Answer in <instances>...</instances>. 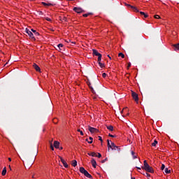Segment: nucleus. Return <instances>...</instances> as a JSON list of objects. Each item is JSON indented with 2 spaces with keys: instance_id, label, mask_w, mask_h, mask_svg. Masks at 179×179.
Instances as JSON below:
<instances>
[{
  "instance_id": "f257e3e1",
  "label": "nucleus",
  "mask_w": 179,
  "mask_h": 179,
  "mask_svg": "<svg viewBox=\"0 0 179 179\" xmlns=\"http://www.w3.org/2000/svg\"><path fill=\"white\" fill-rule=\"evenodd\" d=\"M143 164V166L141 167L143 170H145V171H147V173H155L153 168L149 166V164H148V162H146V160H144Z\"/></svg>"
},
{
  "instance_id": "f03ea898",
  "label": "nucleus",
  "mask_w": 179,
  "mask_h": 179,
  "mask_svg": "<svg viewBox=\"0 0 179 179\" xmlns=\"http://www.w3.org/2000/svg\"><path fill=\"white\" fill-rule=\"evenodd\" d=\"M110 149L112 150H117V152H121V148H120V146L115 145V144L113 142L111 143Z\"/></svg>"
},
{
  "instance_id": "7ed1b4c3",
  "label": "nucleus",
  "mask_w": 179,
  "mask_h": 179,
  "mask_svg": "<svg viewBox=\"0 0 179 179\" xmlns=\"http://www.w3.org/2000/svg\"><path fill=\"white\" fill-rule=\"evenodd\" d=\"M25 32L29 36L30 38H31L32 40H36V38H34V34H33V32L31 31H29V29L26 28Z\"/></svg>"
},
{
  "instance_id": "20e7f679",
  "label": "nucleus",
  "mask_w": 179,
  "mask_h": 179,
  "mask_svg": "<svg viewBox=\"0 0 179 179\" xmlns=\"http://www.w3.org/2000/svg\"><path fill=\"white\" fill-rule=\"evenodd\" d=\"M88 130L91 134H97V132H99V129L90 126H88Z\"/></svg>"
},
{
  "instance_id": "39448f33",
  "label": "nucleus",
  "mask_w": 179,
  "mask_h": 179,
  "mask_svg": "<svg viewBox=\"0 0 179 179\" xmlns=\"http://www.w3.org/2000/svg\"><path fill=\"white\" fill-rule=\"evenodd\" d=\"M73 10L76 12V13H85V10L82 9V8L75 7L73 8Z\"/></svg>"
},
{
  "instance_id": "423d86ee",
  "label": "nucleus",
  "mask_w": 179,
  "mask_h": 179,
  "mask_svg": "<svg viewBox=\"0 0 179 179\" xmlns=\"http://www.w3.org/2000/svg\"><path fill=\"white\" fill-rule=\"evenodd\" d=\"M131 96H132L133 99L135 100V101H137V102L139 101V96H138V94L132 92Z\"/></svg>"
},
{
  "instance_id": "0eeeda50",
  "label": "nucleus",
  "mask_w": 179,
  "mask_h": 179,
  "mask_svg": "<svg viewBox=\"0 0 179 179\" xmlns=\"http://www.w3.org/2000/svg\"><path fill=\"white\" fill-rule=\"evenodd\" d=\"M92 54L93 55H96V57H100V55H101L96 49L92 50Z\"/></svg>"
},
{
  "instance_id": "6e6552de",
  "label": "nucleus",
  "mask_w": 179,
  "mask_h": 179,
  "mask_svg": "<svg viewBox=\"0 0 179 179\" xmlns=\"http://www.w3.org/2000/svg\"><path fill=\"white\" fill-rule=\"evenodd\" d=\"M33 66L34 68V69L37 71V72H41V69H40V66H38V65L36 64V63H34L33 64Z\"/></svg>"
},
{
  "instance_id": "1a4fd4ad",
  "label": "nucleus",
  "mask_w": 179,
  "mask_h": 179,
  "mask_svg": "<svg viewBox=\"0 0 179 179\" xmlns=\"http://www.w3.org/2000/svg\"><path fill=\"white\" fill-rule=\"evenodd\" d=\"M174 51H179V43L172 45Z\"/></svg>"
},
{
  "instance_id": "9d476101",
  "label": "nucleus",
  "mask_w": 179,
  "mask_h": 179,
  "mask_svg": "<svg viewBox=\"0 0 179 179\" xmlns=\"http://www.w3.org/2000/svg\"><path fill=\"white\" fill-rule=\"evenodd\" d=\"M53 146L55 149H59V141H55Z\"/></svg>"
},
{
  "instance_id": "9b49d317",
  "label": "nucleus",
  "mask_w": 179,
  "mask_h": 179,
  "mask_svg": "<svg viewBox=\"0 0 179 179\" xmlns=\"http://www.w3.org/2000/svg\"><path fill=\"white\" fill-rule=\"evenodd\" d=\"M60 160L62 162V163H63V166L66 168L68 169L69 166H68V163H66V162H65V160L64 159H62V157L60 158Z\"/></svg>"
},
{
  "instance_id": "f8f14e48",
  "label": "nucleus",
  "mask_w": 179,
  "mask_h": 179,
  "mask_svg": "<svg viewBox=\"0 0 179 179\" xmlns=\"http://www.w3.org/2000/svg\"><path fill=\"white\" fill-rule=\"evenodd\" d=\"M80 172L82 174H84V176H85L87 173V171H86V169H85V168L83 167H80Z\"/></svg>"
},
{
  "instance_id": "ddd939ff",
  "label": "nucleus",
  "mask_w": 179,
  "mask_h": 179,
  "mask_svg": "<svg viewBox=\"0 0 179 179\" xmlns=\"http://www.w3.org/2000/svg\"><path fill=\"white\" fill-rule=\"evenodd\" d=\"M127 6L131 8L134 12H139V10H138L136 7L131 6L129 4H127Z\"/></svg>"
},
{
  "instance_id": "4468645a",
  "label": "nucleus",
  "mask_w": 179,
  "mask_h": 179,
  "mask_svg": "<svg viewBox=\"0 0 179 179\" xmlns=\"http://www.w3.org/2000/svg\"><path fill=\"white\" fill-rule=\"evenodd\" d=\"M91 163H92V167H94V169H96V166H97V162H96V160L92 158L91 160Z\"/></svg>"
},
{
  "instance_id": "2eb2a0df",
  "label": "nucleus",
  "mask_w": 179,
  "mask_h": 179,
  "mask_svg": "<svg viewBox=\"0 0 179 179\" xmlns=\"http://www.w3.org/2000/svg\"><path fill=\"white\" fill-rule=\"evenodd\" d=\"M42 5H43V6H54V4L51 3H45V2H42Z\"/></svg>"
},
{
  "instance_id": "dca6fc26",
  "label": "nucleus",
  "mask_w": 179,
  "mask_h": 179,
  "mask_svg": "<svg viewBox=\"0 0 179 179\" xmlns=\"http://www.w3.org/2000/svg\"><path fill=\"white\" fill-rule=\"evenodd\" d=\"M91 85L92 84L90 83H88V86H89L90 89L91 90L92 93H93L94 94L96 93V92L94 91V89H93V87H92Z\"/></svg>"
},
{
  "instance_id": "f3484780",
  "label": "nucleus",
  "mask_w": 179,
  "mask_h": 179,
  "mask_svg": "<svg viewBox=\"0 0 179 179\" xmlns=\"http://www.w3.org/2000/svg\"><path fill=\"white\" fill-rule=\"evenodd\" d=\"M88 155L89 156H92V157H97V154L96 152H94L88 153Z\"/></svg>"
},
{
  "instance_id": "a211bd4d",
  "label": "nucleus",
  "mask_w": 179,
  "mask_h": 179,
  "mask_svg": "<svg viewBox=\"0 0 179 179\" xmlns=\"http://www.w3.org/2000/svg\"><path fill=\"white\" fill-rule=\"evenodd\" d=\"M31 31H32V33H34V36H40V33H38L37 31H36L33 29H31Z\"/></svg>"
},
{
  "instance_id": "6ab92c4d",
  "label": "nucleus",
  "mask_w": 179,
  "mask_h": 179,
  "mask_svg": "<svg viewBox=\"0 0 179 179\" xmlns=\"http://www.w3.org/2000/svg\"><path fill=\"white\" fill-rule=\"evenodd\" d=\"M107 129H108L109 131H114V127H113L112 125L110 126H106Z\"/></svg>"
},
{
  "instance_id": "aec40b11",
  "label": "nucleus",
  "mask_w": 179,
  "mask_h": 179,
  "mask_svg": "<svg viewBox=\"0 0 179 179\" xmlns=\"http://www.w3.org/2000/svg\"><path fill=\"white\" fill-rule=\"evenodd\" d=\"M71 164L73 167H76V166H78V162L76 160H73Z\"/></svg>"
},
{
  "instance_id": "412c9836",
  "label": "nucleus",
  "mask_w": 179,
  "mask_h": 179,
  "mask_svg": "<svg viewBox=\"0 0 179 179\" xmlns=\"http://www.w3.org/2000/svg\"><path fill=\"white\" fill-rule=\"evenodd\" d=\"M140 14L141 15V16H143L145 17V19H146V17H148V14L145 13L144 12L141 11Z\"/></svg>"
},
{
  "instance_id": "4be33fe9",
  "label": "nucleus",
  "mask_w": 179,
  "mask_h": 179,
  "mask_svg": "<svg viewBox=\"0 0 179 179\" xmlns=\"http://www.w3.org/2000/svg\"><path fill=\"white\" fill-rule=\"evenodd\" d=\"M164 172L166 173V174H170L171 173V170H169L168 168H166L164 169Z\"/></svg>"
},
{
  "instance_id": "5701e85b",
  "label": "nucleus",
  "mask_w": 179,
  "mask_h": 179,
  "mask_svg": "<svg viewBox=\"0 0 179 179\" xmlns=\"http://www.w3.org/2000/svg\"><path fill=\"white\" fill-rule=\"evenodd\" d=\"M2 176H6V167H4L2 171Z\"/></svg>"
},
{
  "instance_id": "b1692460",
  "label": "nucleus",
  "mask_w": 179,
  "mask_h": 179,
  "mask_svg": "<svg viewBox=\"0 0 179 179\" xmlns=\"http://www.w3.org/2000/svg\"><path fill=\"white\" fill-rule=\"evenodd\" d=\"M85 176L87 178H93V177L92 176V175H90V173H89V172H87L86 175H85Z\"/></svg>"
},
{
  "instance_id": "393cba45",
  "label": "nucleus",
  "mask_w": 179,
  "mask_h": 179,
  "mask_svg": "<svg viewBox=\"0 0 179 179\" xmlns=\"http://www.w3.org/2000/svg\"><path fill=\"white\" fill-rule=\"evenodd\" d=\"M108 150L111 149V144H110V140H107Z\"/></svg>"
},
{
  "instance_id": "a878e982",
  "label": "nucleus",
  "mask_w": 179,
  "mask_h": 179,
  "mask_svg": "<svg viewBox=\"0 0 179 179\" xmlns=\"http://www.w3.org/2000/svg\"><path fill=\"white\" fill-rule=\"evenodd\" d=\"M118 57H121L122 58H125V55L122 52L119 53Z\"/></svg>"
},
{
  "instance_id": "bb28decb",
  "label": "nucleus",
  "mask_w": 179,
  "mask_h": 179,
  "mask_svg": "<svg viewBox=\"0 0 179 179\" xmlns=\"http://www.w3.org/2000/svg\"><path fill=\"white\" fill-rule=\"evenodd\" d=\"M157 145V141L155 140L153 143H152L151 146H156Z\"/></svg>"
},
{
  "instance_id": "cd10ccee",
  "label": "nucleus",
  "mask_w": 179,
  "mask_h": 179,
  "mask_svg": "<svg viewBox=\"0 0 179 179\" xmlns=\"http://www.w3.org/2000/svg\"><path fill=\"white\" fill-rule=\"evenodd\" d=\"M131 156H133V159L137 158L136 155H135V152H134V151H131Z\"/></svg>"
},
{
  "instance_id": "c85d7f7f",
  "label": "nucleus",
  "mask_w": 179,
  "mask_h": 179,
  "mask_svg": "<svg viewBox=\"0 0 179 179\" xmlns=\"http://www.w3.org/2000/svg\"><path fill=\"white\" fill-rule=\"evenodd\" d=\"M90 15H93V13H87V14H83V17H87V16H89Z\"/></svg>"
},
{
  "instance_id": "c756f323",
  "label": "nucleus",
  "mask_w": 179,
  "mask_h": 179,
  "mask_svg": "<svg viewBox=\"0 0 179 179\" xmlns=\"http://www.w3.org/2000/svg\"><path fill=\"white\" fill-rule=\"evenodd\" d=\"M98 64H99L100 68H104V66H106V65H104V64H103V63H101V62H99V63H98Z\"/></svg>"
},
{
  "instance_id": "7c9ffc66",
  "label": "nucleus",
  "mask_w": 179,
  "mask_h": 179,
  "mask_svg": "<svg viewBox=\"0 0 179 179\" xmlns=\"http://www.w3.org/2000/svg\"><path fill=\"white\" fill-rule=\"evenodd\" d=\"M101 57H102L101 55H99V56H98V64L100 63V62H101Z\"/></svg>"
},
{
  "instance_id": "2f4dec72",
  "label": "nucleus",
  "mask_w": 179,
  "mask_h": 179,
  "mask_svg": "<svg viewBox=\"0 0 179 179\" xmlns=\"http://www.w3.org/2000/svg\"><path fill=\"white\" fill-rule=\"evenodd\" d=\"M59 50H61V48H62V47H64V45L62 43H59L58 45H57Z\"/></svg>"
},
{
  "instance_id": "473e14b6",
  "label": "nucleus",
  "mask_w": 179,
  "mask_h": 179,
  "mask_svg": "<svg viewBox=\"0 0 179 179\" xmlns=\"http://www.w3.org/2000/svg\"><path fill=\"white\" fill-rule=\"evenodd\" d=\"M90 141H88V143L92 144L93 143V138L92 137H89Z\"/></svg>"
},
{
  "instance_id": "72a5a7b5",
  "label": "nucleus",
  "mask_w": 179,
  "mask_h": 179,
  "mask_svg": "<svg viewBox=\"0 0 179 179\" xmlns=\"http://www.w3.org/2000/svg\"><path fill=\"white\" fill-rule=\"evenodd\" d=\"M77 131H78V132H80V135H81L82 136H83V135H84L83 131H82L80 130V129H78Z\"/></svg>"
},
{
  "instance_id": "f704fd0d",
  "label": "nucleus",
  "mask_w": 179,
  "mask_h": 179,
  "mask_svg": "<svg viewBox=\"0 0 179 179\" xmlns=\"http://www.w3.org/2000/svg\"><path fill=\"white\" fill-rule=\"evenodd\" d=\"M164 169H166V166L164 165V164H162L161 166V170H164Z\"/></svg>"
},
{
  "instance_id": "c9c22d12",
  "label": "nucleus",
  "mask_w": 179,
  "mask_h": 179,
  "mask_svg": "<svg viewBox=\"0 0 179 179\" xmlns=\"http://www.w3.org/2000/svg\"><path fill=\"white\" fill-rule=\"evenodd\" d=\"M99 138V141H100L101 142V143H103V138H101V136H98Z\"/></svg>"
},
{
  "instance_id": "e433bc0d",
  "label": "nucleus",
  "mask_w": 179,
  "mask_h": 179,
  "mask_svg": "<svg viewBox=\"0 0 179 179\" xmlns=\"http://www.w3.org/2000/svg\"><path fill=\"white\" fill-rule=\"evenodd\" d=\"M108 160V158H106L105 159L101 161V163H106Z\"/></svg>"
},
{
  "instance_id": "4c0bfd02",
  "label": "nucleus",
  "mask_w": 179,
  "mask_h": 179,
  "mask_svg": "<svg viewBox=\"0 0 179 179\" xmlns=\"http://www.w3.org/2000/svg\"><path fill=\"white\" fill-rule=\"evenodd\" d=\"M131 62H129L127 65V69H129V68H131Z\"/></svg>"
},
{
  "instance_id": "58836bf2",
  "label": "nucleus",
  "mask_w": 179,
  "mask_h": 179,
  "mask_svg": "<svg viewBox=\"0 0 179 179\" xmlns=\"http://www.w3.org/2000/svg\"><path fill=\"white\" fill-rule=\"evenodd\" d=\"M154 17L155 19H160V17L159 15H155Z\"/></svg>"
},
{
  "instance_id": "ea45409f",
  "label": "nucleus",
  "mask_w": 179,
  "mask_h": 179,
  "mask_svg": "<svg viewBox=\"0 0 179 179\" xmlns=\"http://www.w3.org/2000/svg\"><path fill=\"white\" fill-rule=\"evenodd\" d=\"M45 20H47L48 22H51V18L50 17H46Z\"/></svg>"
},
{
  "instance_id": "a19ab883",
  "label": "nucleus",
  "mask_w": 179,
  "mask_h": 179,
  "mask_svg": "<svg viewBox=\"0 0 179 179\" xmlns=\"http://www.w3.org/2000/svg\"><path fill=\"white\" fill-rule=\"evenodd\" d=\"M106 76H107V73H103L102 74V77H103V78H106Z\"/></svg>"
},
{
  "instance_id": "79ce46f5",
  "label": "nucleus",
  "mask_w": 179,
  "mask_h": 179,
  "mask_svg": "<svg viewBox=\"0 0 179 179\" xmlns=\"http://www.w3.org/2000/svg\"><path fill=\"white\" fill-rule=\"evenodd\" d=\"M109 136H110V138H115L117 136H115V135H112V134H109Z\"/></svg>"
},
{
  "instance_id": "37998d69",
  "label": "nucleus",
  "mask_w": 179,
  "mask_h": 179,
  "mask_svg": "<svg viewBox=\"0 0 179 179\" xmlns=\"http://www.w3.org/2000/svg\"><path fill=\"white\" fill-rule=\"evenodd\" d=\"M54 141L53 138H52L50 141H49L50 145H52V141Z\"/></svg>"
},
{
  "instance_id": "c03bdc74",
  "label": "nucleus",
  "mask_w": 179,
  "mask_h": 179,
  "mask_svg": "<svg viewBox=\"0 0 179 179\" xmlns=\"http://www.w3.org/2000/svg\"><path fill=\"white\" fill-rule=\"evenodd\" d=\"M50 149L51 150H54V145L52 144L50 145Z\"/></svg>"
},
{
  "instance_id": "a18cd8bd",
  "label": "nucleus",
  "mask_w": 179,
  "mask_h": 179,
  "mask_svg": "<svg viewBox=\"0 0 179 179\" xmlns=\"http://www.w3.org/2000/svg\"><path fill=\"white\" fill-rule=\"evenodd\" d=\"M96 157H99V159H100V157H101V154L98 153V155H96Z\"/></svg>"
},
{
  "instance_id": "49530a36",
  "label": "nucleus",
  "mask_w": 179,
  "mask_h": 179,
  "mask_svg": "<svg viewBox=\"0 0 179 179\" xmlns=\"http://www.w3.org/2000/svg\"><path fill=\"white\" fill-rule=\"evenodd\" d=\"M145 176H146L147 177H150V174H149L148 173H145Z\"/></svg>"
},
{
  "instance_id": "de8ad7c7",
  "label": "nucleus",
  "mask_w": 179,
  "mask_h": 179,
  "mask_svg": "<svg viewBox=\"0 0 179 179\" xmlns=\"http://www.w3.org/2000/svg\"><path fill=\"white\" fill-rule=\"evenodd\" d=\"M65 41H66V43H71V39L66 40Z\"/></svg>"
},
{
  "instance_id": "09e8293b",
  "label": "nucleus",
  "mask_w": 179,
  "mask_h": 179,
  "mask_svg": "<svg viewBox=\"0 0 179 179\" xmlns=\"http://www.w3.org/2000/svg\"><path fill=\"white\" fill-rule=\"evenodd\" d=\"M59 150H62V149H64V148L60 147V148H59Z\"/></svg>"
},
{
  "instance_id": "8fccbe9b",
  "label": "nucleus",
  "mask_w": 179,
  "mask_h": 179,
  "mask_svg": "<svg viewBox=\"0 0 179 179\" xmlns=\"http://www.w3.org/2000/svg\"><path fill=\"white\" fill-rule=\"evenodd\" d=\"M137 170H141V167H136Z\"/></svg>"
},
{
  "instance_id": "3c124183",
  "label": "nucleus",
  "mask_w": 179,
  "mask_h": 179,
  "mask_svg": "<svg viewBox=\"0 0 179 179\" xmlns=\"http://www.w3.org/2000/svg\"><path fill=\"white\" fill-rule=\"evenodd\" d=\"M108 57L110 59H111V57H110V55H108Z\"/></svg>"
},
{
  "instance_id": "603ef678",
  "label": "nucleus",
  "mask_w": 179,
  "mask_h": 179,
  "mask_svg": "<svg viewBox=\"0 0 179 179\" xmlns=\"http://www.w3.org/2000/svg\"><path fill=\"white\" fill-rule=\"evenodd\" d=\"M9 162H12V159L8 158Z\"/></svg>"
},
{
  "instance_id": "864d4df0",
  "label": "nucleus",
  "mask_w": 179,
  "mask_h": 179,
  "mask_svg": "<svg viewBox=\"0 0 179 179\" xmlns=\"http://www.w3.org/2000/svg\"><path fill=\"white\" fill-rule=\"evenodd\" d=\"M10 170H12V168L10 167V165L8 166Z\"/></svg>"
},
{
  "instance_id": "5fc2aeb1",
  "label": "nucleus",
  "mask_w": 179,
  "mask_h": 179,
  "mask_svg": "<svg viewBox=\"0 0 179 179\" xmlns=\"http://www.w3.org/2000/svg\"><path fill=\"white\" fill-rule=\"evenodd\" d=\"M86 142H88L89 143V139L86 138Z\"/></svg>"
},
{
  "instance_id": "6e6d98bb",
  "label": "nucleus",
  "mask_w": 179,
  "mask_h": 179,
  "mask_svg": "<svg viewBox=\"0 0 179 179\" xmlns=\"http://www.w3.org/2000/svg\"><path fill=\"white\" fill-rule=\"evenodd\" d=\"M64 20H66V17H64Z\"/></svg>"
},
{
  "instance_id": "4d7b16f0",
  "label": "nucleus",
  "mask_w": 179,
  "mask_h": 179,
  "mask_svg": "<svg viewBox=\"0 0 179 179\" xmlns=\"http://www.w3.org/2000/svg\"><path fill=\"white\" fill-rule=\"evenodd\" d=\"M32 178H34V175L32 176Z\"/></svg>"
},
{
  "instance_id": "13d9d810",
  "label": "nucleus",
  "mask_w": 179,
  "mask_h": 179,
  "mask_svg": "<svg viewBox=\"0 0 179 179\" xmlns=\"http://www.w3.org/2000/svg\"><path fill=\"white\" fill-rule=\"evenodd\" d=\"M72 44H75V43H74V42H72Z\"/></svg>"
},
{
  "instance_id": "bf43d9fd",
  "label": "nucleus",
  "mask_w": 179,
  "mask_h": 179,
  "mask_svg": "<svg viewBox=\"0 0 179 179\" xmlns=\"http://www.w3.org/2000/svg\"><path fill=\"white\" fill-rule=\"evenodd\" d=\"M131 179H135V178H131Z\"/></svg>"
}]
</instances>
